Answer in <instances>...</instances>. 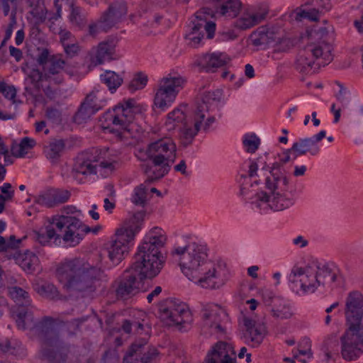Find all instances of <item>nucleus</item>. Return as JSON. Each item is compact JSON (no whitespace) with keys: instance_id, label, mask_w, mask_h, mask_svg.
<instances>
[{"instance_id":"f257e3e1","label":"nucleus","mask_w":363,"mask_h":363,"mask_svg":"<svg viewBox=\"0 0 363 363\" xmlns=\"http://www.w3.org/2000/svg\"><path fill=\"white\" fill-rule=\"evenodd\" d=\"M294 150H286L279 162L269 166L267 155L250 160L246 174L241 179L240 194L254 210L266 213L269 210L283 211L295 203L294 190L290 189L289 179L284 165L294 160Z\"/></svg>"},{"instance_id":"f03ea898","label":"nucleus","mask_w":363,"mask_h":363,"mask_svg":"<svg viewBox=\"0 0 363 363\" xmlns=\"http://www.w3.org/2000/svg\"><path fill=\"white\" fill-rule=\"evenodd\" d=\"M221 93L219 90L203 92L201 101L191 111L187 105L181 104L167 115L166 125L169 130L179 128V138L181 145L186 147L191 145L198 133L203 130L207 132L216 118L211 112L220 101Z\"/></svg>"},{"instance_id":"7ed1b4c3","label":"nucleus","mask_w":363,"mask_h":363,"mask_svg":"<svg viewBox=\"0 0 363 363\" xmlns=\"http://www.w3.org/2000/svg\"><path fill=\"white\" fill-rule=\"evenodd\" d=\"M172 255L177 257L183 274L203 288L218 289L228 278L225 265L206 262L207 252L204 245L193 242L184 247L174 246Z\"/></svg>"},{"instance_id":"20e7f679","label":"nucleus","mask_w":363,"mask_h":363,"mask_svg":"<svg viewBox=\"0 0 363 363\" xmlns=\"http://www.w3.org/2000/svg\"><path fill=\"white\" fill-rule=\"evenodd\" d=\"M104 274L101 269L83 259H67L56 269V276L63 288L69 293L86 296L99 286Z\"/></svg>"},{"instance_id":"39448f33","label":"nucleus","mask_w":363,"mask_h":363,"mask_svg":"<svg viewBox=\"0 0 363 363\" xmlns=\"http://www.w3.org/2000/svg\"><path fill=\"white\" fill-rule=\"evenodd\" d=\"M26 308V311L22 310L18 315V327L23 330L33 327L42 342L43 355L55 363L65 362L69 347L62 341L56 329L55 320L51 317L45 316L40 321L34 323L32 311L33 307L30 306Z\"/></svg>"},{"instance_id":"423d86ee","label":"nucleus","mask_w":363,"mask_h":363,"mask_svg":"<svg viewBox=\"0 0 363 363\" xmlns=\"http://www.w3.org/2000/svg\"><path fill=\"white\" fill-rule=\"evenodd\" d=\"M314 41L308 43L296 59L294 67L300 73L306 75L317 72L333 60V43L335 40L332 28L320 27L310 34Z\"/></svg>"},{"instance_id":"0eeeda50","label":"nucleus","mask_w":363,"mask_h":363,"mask_svg":"<svg viewBox=\"0 0 363 363\" xmlns=\"http://www.w3.org/2000/svg\"><path fill=\"white\" fill-rule=\"evenodd\" d=\"M136 157L141 161H150L144 165L146 182L152 183L169 173L177 158V145L170 137H164L150 143L145 149L136 150Z\"/></svg>"},{"instance_id":"6e6552de","label":"nucleus","mask_w":363,"mask_h":363,"mask_svg":"<svg viewBox=\"0 0 363 363\" xmlns=\"http://www.w3.org/2000/svg\"><path fill=\"white\" fill-rule=\"evenodd\" d=\"M55 228L60 233H64L62 237L63 240L72 246L79 244L83 235L91 230L77 217L53 216L50 220V225L44 230H41L36 233V240L45 246L48 245L52 239L60 240L61 236L57 233Z\"/></svg>"},{"instance_id":"1a4fd4ad","label":"nucleus","mask_w":363,"mask_h":363,"mask_svg":"<svg viewBox=\"0 0 363 363\" xmlns=\"http://www.w3.org/2000/svg\"><path fill=\"white\" fill-rule=\"evenodd\" d=\"M141 108L133 99L123 100L106 111L100 118L104 130L113 133L120 140L128 138L135 115L140 113Z\"/></svg>"},{"instance_id":"9d476101","label":"nucleus","mask_w":363,"mask_h":363,"mask_svg":"<svg viewBox=\"0 0 363 363\" xmlns=\"http://www.w3.org/2000/svg\"><path fill=\"white\" fill-rule=\"evenodd\" d=\"M143 216L142 212L129 216L123 221L121 228L116 231L107 247L108 257L112 266L121 263L125 255L128 253L135 235L141 230Z\"/></svg>"},{"instance_id":"9b49d317","label":"nucleus","mask_w":363,"mask_h":363,"mask_svg":"<svg viewBox=\"0 0 363 363\" xmlns=\"http://www.w3.org/2000/svg\"><path fill=\"white\" fill-rule=\"evenodd\" d=\"M167 236L164 231L158 227L152 228L145 236L134 257L136 264H145L158 274L162 268L160 250L164 246Z\"/></svg>"},{"instance_id":"f8f14e48","label":"nucleus","mask_w":363,"mask_h":363,"mask_svg":"<svg viewBox=\"0 0 363 363\" xmlns=\"http://www.w3.org/2000/svg\"><path fill=\"white\" fill-rule=\"evenodd\" d=\"M157 274V271H153L145 264H136V259H134L130 267L123 272L117 281V297L125 299L134 296L143 289L144 279H152Z\"/></svg>"},{"instance_id":"ddd939ff","label":"nucleus","mask_w":363,"mask_h":363,"mask_svg":"<svg viewBox=\"0 0 363 363\" xmlns=\"http://www.w3.org/2000/svg\"><path fill=\"white\" fill-rule=\"evenodd\" d=\"M160 320L167 326H177L181 331H186L193 322V315L188 306L175 299H166L158 306Z\"/></svg>"},{"instance_id":"4468645a","label":"nucleus","mask_w":363,"mask_h":363,"mask_svg":"<svg viewBox=\"0 0 363 363\" xmlns=\"http://www.w3.org/2000/svg\"><path fill=\"white\" fill-rule=\"evenodd\" d=\"M185 82V79L178 74H168L162 77L157 84L154 99L155 106L162 110L170 106Z\"/></svg>"},{"instance_id":"2eb2a0df","label":"nucleus","mask_w":363,"mask_h":363,"mask_svg":"<svg viewBox=\"0 0 363 363\" xmlns=\"http://www.w3.org/2000/svg\"><path fill=\"white\" fill-rule=\"evenodd\" d=\"M202 328L211 335H223L228 322V315L220 306L208 303L202 304L201 310Z\"/></svg>"},{"instance_id":"dca6fc26","label":"nucleus","mask_w":363,"mask_h":363,"mask_svg":"<svg viewBox=\"0 0 363 363\" xmlns=\"http://www.w3.org/2000/svg\"><path fill=\"white\" fill-rule=\"evenodd\" d=\"M288 279L291 289L296 294L313 293L318 289L313 266L293 267Z\"/></svg>"},{"instance_id":"f3484780","label":"nucleus","mask_w":363,"mask_h":363,"mask_svg":"<svg viewBox=\"0 0 363 363\" xmlns=\"http://www.w3.org/2000/svg\"><path fill=\"white\" fill-rule=\"evenodd\" d=\"M345 323L351 331H360L363 318V295L359 291H351L344 301Z\"/></svg>"},{"instance_id":"a211bd4d","label":"nucleus","mask_w":363,"mask_h":363,"mask_svg":"<svg viewBox=\"0 0 363 363\" xmlns=\"http://www.w3.org/2000/svg\"><path fill=\"white\" fill-rule=\"evenodd\" d=\"M101 150L97 148H92L89 151L82 153L77 159L74 165L73 170L75 172V177L79 174L87 176L96 174V167L100 166L102 168H111L113 167L111 162L107 161H100Z\"/></svg>"},{"instance_id":"6ab92c4d","label":"nucleus","mask_w":363,"mask_h":363,"mask_svg":"<svg viewBox=\"0 0 363 363\" xmlns=\"http://www.w3.org/2000/svg\"><path fill=\"white\" fill-rule=\"evenodd\" d=\"M66 62L62 55H53L50 61L42 68V71H36L30 76L38 81L47 82L51 84H60L64 82V69Z\"/></svg>"},{"instance_id":"aec40b11","label":"nucleus","mask_w":363,"mask_h":363,"mask_svg":"<svg viewBox=\"0 0 363 363\" xmlns=\"http://www.w3.org/2000/svg\"><path fill=\"white\" fill-rule=\"evenodd\" d=\"M360 331H348L341 337L342 355L348 361L357 359L363 352V335Z\"/></svg>"},{"instance_id":"412c9836","label":"nucleus","mask_w":363,"mask_h":363,"mask_svg":"<svg viewBox=\"0 0 363 363\" xmlns=\"http://www.w3.org/2000/svg\"><path fill=\"white\" fill-rule=\"evenodd\" d=\"M326 136L325 130H320L311 137L299 138L295 142L291 150H294V160L298 157L308 153L311 156L318 155L320 152V147L318 143Z\"/></svg>"},{"instance_id":"4be33fe9","label":"nucleus","mask_w":363,"mask_h":363,"mask_svg":"<svg viewBox=\"0 0 363 363\" xmlns=\"http://www.w3.org/2000/svg\"><path fill=\"white\" fill-rule=\"evenodd\" d=\"M206 363H237L236 354L231 343L218 342L208 352Z\"/></svg>"},{"instance_id":"5701e85b","label":"nucleus","mask_w":363,"mask_h":363,"mask_svg":"<svg viewBox=\"0 0 363 363\" xmlns=\"http://www.w3.org/2000/svg\"><path fill=\"white\" fill-rule=\"evenodd\" d=\"M230 59L223 52L206 53L196 57L194 65L201 72H215L230 62Z\"/></svg>"},{"instance_id":"b1692460","label":"nucleus","mask_w":363,"mask_h":363,"mask_svg":"<svg viewBox=\"0 0 363 363\" xmlns=\"http://www.w3.org/2000/svg\"><path fill=\"white\" fill-rule=\"evenodd\" d=\"M243 324L245 328L242 335L244 342L252 347H258L267 334L265 325L247 317L243 318Z\"/></svg>"},{"instance_id":"393cba45","label":"nucleus","mask_w":363,"mask_h":363,"mask_svg":"<svg viewBox=\"0 0 363 363\" xmlns=\"http://www.w3.org/2000/svg\"><path fill=\"white\" fill-rule=\"evenodd\" d=\"M147 342L142 340L133 343L128 352V357L131 359L130 363H155L159 353L157 349L148 347L145 349Z\"/></svg>"},{"instance_id":"a878e982","label":"nucleus","mask_w":363,"mask_h":363,"mask_svg":"<svg viewBox=\"0 0 363 363\" xmlns=\"http://www.w3.org/2000/svg\"><path fill=\"white\" fill-rule=\"evenodd\" d=\"M128 13V5L124 0H116L111 3L101 14L104 26L113 28L121 22Z\"/></svg>"},{"instance_id":"bb28decb","label":"nucleus","mask_w":363,"mask_h":363,"mask_svg":"<svg viewBox=\"0 0 363 363\" xmlns=\"http://www.w3.org/2000/svg\"><path fill=\"white\" fill-rule=\"evenodd\" d=\"M268 7L252 8L245 11L236 21V26L242 30L249 29L261 23L268 14Z\"/></svg>"},{"instance_id":"cd10ccee","label":"nucleus","mask_w":363,"mask_h":363,"mask_svg":"<svg viewBox=\"0 0 363 363\" xmlns=\"http://www.w3.org/2000/svg\"><path fill=\"white\" fill-rule=\"evenodd\" d=\"M116 45L113 40H105L100 43L95 52L91 55L90 60L94 65L103 64L106 60H113Z\"/></svg>"},{"instance_id":"c85d7f7f","label":"nucleus","mask_w":363,"mask_h":363,"mask_svg":"<svg viewBox=\"0 0 363 363\" xmlns=\"http://www.w3.org/2000/svg\"><path fill=\"white\" fill-rule=\"evenodd\" d=\"M313 267L315 272V281L318 287L328 283H334L339 279L337 274L328 264H317Z\"/></svg>"},{"instance_id":"c756f323","label":"nucleus","mask_w":363,"mask_h":363,"mask_svg":"<svg viewBox=\"0 0 363 363\" xmlns=\"http://www.w3.org/2000/svg\"><path fill=\"white\" fill-rule=\"evenodd\" d=\"M211 1L217 12L230 18L237 16L241 7L240 0H211Z\"/></svg>"},{"instance_id":"7c9ffc66","label":"nucleus","mask_w":363,"mask_h":363,"mask_svg":"<svg viewBox=\"0 0 363 363\" xmlns=\"http://www.w3.org/2000/svg\"><path fill=\"white\" fill-rule=\"evenodd\" d=\"M92 95H87L82 103L77 112L75 113L74 121L78 124L86 123L91 117L100 110V105L89 106V101H91Z\"/></svg>"},{"instance_id":"2f4dec72","label":"nucleus","mask_w":363,"mask_h":363,"mask_svg":"<svg viewBox=\"0 0 363 363\" xmlns=\"http://www.w3.org/2000/svg\"><path fill=\"white\" fill-rule=\"evenodd\" d=\"M271 311L274 318L280 319L290 318L294 314L291 304L280 298H275L273 300Z\"/></svg>"},{"instance_id":"473e14b6","label":"nucleus","mask_w":363,"mask_h":363,"mask_svg":"<svg viewBox=\"0 0 363 363\" xmlns=\"http://www.w3.org/2000/svg\"><path fill=\"white\" fill-rule=\"evenodd\" d=\"M210 15L209 9L203 8L199 12L196 13L195 21L197 23V26L202 30H205L207 33V38L211 39L213 38L216 31V23L213 21H208L206 18H203V14Z\"/></svg>"},{"instance_id":"72a5a7b5","label":"nucleus","mask_w":363,"mask_h":363,"mask_svg":"<svg viewBox=\"0 0 363 363\" xmlns=\"http://www.w3.org/2000/svg\"><path fill=\"white\" fill-rule=\"evenodd\" d=\"M65 147L63 140H55L44 147L43 152L46 158L54 162L61 157Z\"/></svg>"},{"instance_id":"f704fd0d","label":"nucleus","mask_w":363,"mask_h":363,"mask_svg":"<svg viewBox=\"0 0 363 363\" xmlns=\"http://www.w3.org/2000/svg\"><path fill=\"white\" fill-rule=\"evenodd\" d=\"M36 145V141L28 137L22 138L20 143H13L11 152L15 157H24L25 155Z\"/></svg>"},{"instance_id":"c9c22d12","label":"nucleus","mask_w":363,"mask_h":363,"mask_svg":"<svg viewBox=\"0 0 363 363\" xmlns=\"http://www.w3.org/2000/svg\"><path fill=\"white\" fill-rule=\"evenodd\" d=\"M19 266L26 272L32 273L35 271L38 263V257L31 252L21 254L16 259Z\"/></svg>"},{"instance_id":"e433bc0d","label":"nucleus","mask_w":363,"mask_h":363,"mask_svg":"<svg viewBox=\"0 0 363 363\" xmlns=\"http://www.w3.org/2000/svg\"><path fill=\"white\" fill-rule=\"evenodd\" d=\"M101 82L106 85L111 93H114L121 86L123 77L113 71L106 70L100 75Z\"/></svg>"},{"instance_id":"4c0bfd02","label":"nucleus","mask_w":363,"mask_h":363,"mask_svg":"<svg viewBox=\"0 0 363 363\" xmlns=\"http://www.w3.org/2000/svg\"><path fill=\"white\" fill-rule=\"evenodd\" d=\"M203 38V33L197 26L195 20L191 21L189 26V31L185 35L188 45L192 48H196L201 44Z\"/></svg>"},{"instance_id":"58836bf2","label":"nucleus","mask_w":363,"mask_h":363,"mask_svg":"<svg viewBox=\"0 0 363 363\" xmlns=\"http://www.w3.org/2000/svg\"><path fill=\"white\" fill-rule=\"evenodd\" d=\"M9 295L18 303L28 307L31 306V300L28 291L19 286H12L9 289Z\"/></svg>"},{"instance_id":"ea45409f","label":"nucleus","mask_w":363,"mask_h":363,"mask_svg":"<svg viewBox=\"0 0 363 363\" xmlns=\"http://www.w3.org/2000/svg\"><path fill=\"white\" fill-rule=\"evenodd\" d=\"M252 45L255 47H265L267 44V34L265 32V26L259 27L250 35Z\"/></svg>"},{"instance_id":"a19ab883","label":"nucleus","mask_w":363,"mask_h":363,"mask_svg":"<svg viewBox=\"0 0 363 363\" xmlns=\"http://www.w3.org/2000/svg\"><path fill=\"white\" fill-rule=\"evenodd\" d=\"M242 144L247 152L254 153L259 148L260 139L255 133L245 134L243 136Z\"/></svg>"},{"instance_id":"79ce46f5","label":"nucleus","mask_w":363,"mask_h":363,"mask_svg":"<svg viewBox=\"0 0 363 363\" xmlns=\"http://www.w3.org/2000/svg\"><path fill=\"white\" fill-rule=\"evenodd\" d=\"M148 77L143 72H138L129 83L128 89L131 91L143 89L147 83Z\"/></svg>"},{"instance_id":"37998d69","label":"nucleus","mask_w":363,"mask_h":363,"mask_svg":"<svg viewBox=\"0 0 363 363\" xmlns=\"http://www.w3.org/2000/svg\"><path fill=\"white\" fill-rule=\"evenodd\" d=\"M34 203L47 208L54 207L51 189L40 193L34 197Z\"/></svg>"},{"instance_id":"c03bdc74","label":"nucleus","mask_w":363,"mask_h":363,"mask_svg":"<svg viewBox=\"0 0 363 363\" xmlns=\"http://www.w3.org/2000/svg\"><path fill=\"white\" fill-rule=\"evenodd\" d=\"M38 293L50 299H55L59 297V291L55 286L50 283H45L38 287Z\"/></svg>"},{"instance_id":"a18cd8bd","label":"nucleus","mask_w":363,"mask_h":363,"mask_svg":"<svg viewBox=\"0 0 363 363\" xmlns=\"http://www.w3.org/2000/svg\"><path fill=\"white\" fill-rule=\"evenodd\" d=\"M305 5L313 6L319 13H325L332 9L330 0H309L306 2Z\"/></svg>"},{"instance_id":"49530a36","label":"nucleus","mask_w":363,"mask_h":363,"mask_svg":"<svg viewBox=\"0 0 363 363\" xmlns=\"http://www.w3.org/2000/svg\"><path fill=\"white\" fill-rule=\"evenodd\" d=\"M51 191L55 206L67 202L71 196L70 191L66 189H53Z\"/></svg>"},{"instance_id":"de8ad7c7","label":"nucleus","mask_w":363,"mask_h":363,"mask_svg":"<svg viewBox=\"0 0 363 363\" xmlns=\"http://www.w3.org/2000/svg\"><path fill=\"white\" fill-rule=\"evenodd\" d=\"M146 196L145 186L141 184L134 189L131 201L135 205L143 206L146 202Z\"/></svg>"},{"instance_id":"09e8293b","label":"nucleus","mask_w":363,"mask_h":363,"mask_svg":"<svg viewBox=\"0 0 363 363\" xmlns=\"http://www.w3.org/2000/svg\"><path fill=\"white\" fill-rule=\"evenodd\" d=\"M340 90L336 94L337 101L343 108H347L350 102V91L340 83H337Z\"/></svg>"},{"instance_id":"8fccbe9b","label":"nucleus","mask_w":363,"mask_h":363,"mask_svg":"<svg viewBox=\"0 0 363 363\" xmlns=\"http://www.w3.org/2000/svg\"><path fill=\"white\" fill-rule=\"evenodd\" d=\"M45 116L49 121L55 124H60L62 121V113L56 107H48L45 111Z\"/></svg>"},{"instance_id":"3c124183","label":"nucleus","mask_w":363,"mask_h":363,"mask_svg":"<svg viewBox=\"0 0 363 363\" xmlns=\"http://www.w3.org/2000/svg\"><path fill=\"white\" fill-rule=\"evenodd\" d=\"M62 47L64 52L69 58H72L78 55L81 50L79 43L76 42V40L69 43H64Z\"/></svg>"},{"instance_id":"603ef678","label":"nucleus","mask_w":363,"mask_h":363,"mask_svg":"<svg viewBox=\"0 0 363 363\" xmlns=\"http://www.w3.org/2000/svg\"><path fill=\"white\" fill-rule=\"evenodd\" d=\"M104 23L102 22V17L100 16L99 19L96 23H93L89 25V33L92 36H96L99 33L104 31L107 32L111 28L104 27Z\"/></svg>"},{"instance_id":"864d4df0","label":"nucleus","mask_w":363,"mask_h":363,"mask_svg":"<svg viewBox=\"0 0 363 363\" xmlns=\"http://www.w3.org/2000/svg\"><path fill=\"white\" fill-rule=\"evenodd\" d=\"M265 32L267 34V44L269 45L273 43L275 46V44L281 37L279 32V29L274 27L269 28L265 26Z\"/></svg>"},{"instance_id":"5fc2aeb1","label":"nucleus","mask_w":363,"mask_h":363,"mask_svg":"<svg viewBox=\"0 0 363 363\" xmlns=\"http://www.w3.org/2000/svg\"><path fill=\"white\" fill-rule=\"evenodd\" d=\"M293 46L292 42L289 38L281 37L274 46L276 52H286Z\"/></svg>"},{"instance_id":"6e6d98bb","label":"nucleus","mask_w":363,"mask_h":363,"mask_svg":"<svg viewBox=\"0 0 363 363\" xmlns=\"http://www.w3.org/2000/svg\"><path fill=\"white\" fill-rule=\"evenodd\" d=\"M12 186L10 183H4L1 189V194H0V199L2 201H11L12 200L14 191L11 190Z\"/></svg>"},{"instance_id":"4d7b16f0","label":"nucleus","mask_w":363,"mask_h":363,"mask_svg":"<svg viewBox=\"0 0 363 363\" xmlns=\"http://www.w3.org/2000/svg\"><path fill=\"white\" fill-rule=\"evenodd\" d=\"M319 13L313 6L308 10H302L298 13L301 18H307L311 21H317L319 18Z\"/></svg>"},{"instance_id":"13d9d810","label":"nucleus","mask_w":363,"mask_h":363,"mask_svg":"<svg viewBox=\"0 0 363 363\" xmlns=\"http://www.w3.org/2000/svg\"><path fill=\"white\" fill-rule=\"evenodd\" d=\"M52 55H50V52L46 48H43L42 50H39V53L37 55L36 61L39 65L44 67L45 65H47L50 61V57Z\"/></svg>"},{"instance_id":"bf43d9fd","label":"nucleus","mask_w":363,"mask_h":363,"mask_svg":"<svg viewBox=\"0 0 363 363\" xmlns=\"http://www.w3.org/2000/svg\"><path fill=\"white\" fill-rule=\"evenodd\" d=\"M16 24V12H12L10 16V23L5 31L4 41H7L12 35L14 26Z\"/></svg>"},{"instance_id":"052dcab7","label":"nucleus","mask_w":363,"mask_h":363,"mask_svg":"<svg viewBox=\"0 0 363 363\" xmlns=\"http://www.w3.org/2000/svg\"><path fill=\"white\" fill-rule=\"evenodd\" d=\"M99 91H91V93H89L88 95H92V99H91V101H89V104L87 105H89V106H94V105H100V110L102 109L105 105H106V101L102 99H100L99 98Z\"/></svg>"},{"instance_id":"680f3d73","label":"nucleus","mask_w":363,"mask_h":363,"mask_svg":"<svg viewBox=\"0 0 363 363\" xmlns=\"http://www.w3.org/2000/svg\"><path fill=\"white\" fill-rule=\"evenodd\" d=\"M30 13L39 22H43L46 19V12L43 9L35 8L30 11Z\"/></svg>"},{"instance_id":"e2e57ef3","label":"nucleus","mask_w":363,"mask_h":363,"mask_svg":"<svg viewBox=\"0 0 363 363\" xmlns=\"http://www.w3.org/2000/svg\"><path fill=\"white\" fill-rule=\"evenodd\" d=\"M69 18L70 21L76 25H79L81 23L82 19L80 16L79 8L72 6V11L69 16Z\"/></svg>"},{"instance_id":"0e129e2a","label":"nucleus","mask_w":363,"mask_h":363,"mask_svg":"<svg viewBox=\"0 0 363 363\" xmlns=\"http://www.w3.org/2000/svg\"><path fill=\"white\" fill-rule=\"evenodd\" d=\"M5 91H3L4 96L10 100H13V104L14 103V99L16 96V90L13 86L6 85L4 89Z\"/></svg>"},{"instance_id":"69168bd1","label":"nucleus","mask_w":363,"mask_h":363,"mask_svg":"<svg viewBox=\"0 0 363 363\" xmlns=\"http://www.w3.org/2000/svg\"><path fill=\"white\" fill-rule=\"evenodd\" d=\"M292 243L295 246L303 248L308 245V241L303 235H298L292 240Z\"/></svg>"},{"instance_id":"338daca9","label":"nucleus","mask_w":363,"mask_h":363,"mask_svg":"<svg viewBox=\"0 0 363 363\" xmlns=\"http://www.w3.org/2000/svg\"><path fill=\"white\" fill-rule=\"evenodd\" d=\"M73 35L69 31H64L60 33V42L62 45H64V43H69L74 41Z\"/></svg>"},{"instance_id":"774afa93","label":"nucleus","mask_w":363,"mask_h":363,"mask_svg":"<svg viewBox=\"0 0 363 363\" xmlns=\"http://www.w3.org/2000/svg\"><path fill=\"white\" fill-rule=\"evenodd\" d=\"M10 55L15 58L17 62H19L23 57V52L19 48H16L12 45L9 46Z\"/></svg>"}]
</instances>
